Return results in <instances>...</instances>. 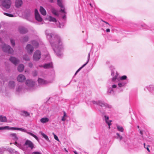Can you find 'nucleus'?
Here are the masks:
<instances>
[{
    "label": "nucleus",
    "mask_w": 154,
    "mask_h": 154,
    "mask_svg": "<svg viewBox=\"0 0 154 154\" xmlns=\"http://www.w3.org/2000/svg\"><path fill=\"white\" fill-rule=\"evenodd\" d=\"M24 68V66L23 64H20V65L18 68V70L19 71L21 72L22 71Z\"/></svg>",
    "instance_id": "obj_22"
},
{
    "label": "nucleus",
    "mask_w": 154,
    "mask_h": 154,
    "mask_svg": "<svg viewBox=\"0 0 154 154\" xmlns=\"http://www.w3.org/2000/svg\"><path fill=\"white\" fill-rule=\"evenodd\" d=\"M47 38L48 39H49L50 38H51L52 37V36L51 34H48L47 35Z\"/></svg>",
    "instance_id": "obj_38"
},
{
    "label": "nucleus",
    "mask_w": 154,
    "mask_h": 154,
    "mask_svg": "<svg viewBox=\"0 0 154 154\" xmlns=\"http://www.w3.org/2000/svg\"><path fill=\"white\" fill-rule=\"evenodd\" d=\"M106 31L107 32H109L110 31V30L109 29H106Z\"/></svg>",
    "instance_id": "obj_47"
},
{
    "label": "nucleus",
    "mask_w": 154,
    "mask_h": 154,
    "mask_svg": "<svg viewBox=\"0 0 154 154\" xmlns=\"http://www.w3.org/2000/svg\"><path fill=\"white\" fill-rule=\"evenodd\" d=\"M54 40H57V41L55 42V43H52L51 42V45L53 48V49L54 50V51L55 52H56V51H57V49H56L54 47L56 48V49H57L58 50H59V48L60 47L57 45L58 44H60L59 45L60 46L61 45V44L60 43V37L58 36H56L55 37V38Z\"/></svg>",
    "instance_id": "obj_1"
},
{
    "label": "nucleus",
    "mask_w": 154,
    "mask_h": 154,
    "mask_svg": "<svg viewBox=\"0 0 154 154\" xmlns=\"http://www.w3.org/2000/svg\"><path fill=\"white\" fill-rule=\"evenodd\" d=\"M116 85H113L112 86V88H116Z\"/></svg>",
    "instance_id": "obj_45"
},
{
    "label": "nucleus",
    "mask_w": 154,
    "mask_h": 154,
    "mask_svg": "<svg viewBox=\"0 0 154 154\" xmlns=\"http://www.w3.org/2000/svg\"><path fill=\"white\" fill-rule=\"evenodd\" d=\"M105 23H106V24H109V23H108L107 22H105Z\"/></svg>",
    "instance_id": "obj_54"
},
{
    "label": "nucleus",
    "mask_w": 154,
    "mask_h": 154,
    "mask_svg": "<svg viewBox=\"0 0 154 154\" xmlns=\"http://www.w3.org/2000/svg\"><path fill=\"white\" fill-rule=\"evenodd\" d=\"M15 144L17 146H18V143H17V142H15Z\"/></svg>",
    "instance_id": "obj_48"
},
{
    "label": "nucleus",
    "mask_w": 154,
    "mask_h": 154,
    "mask_svg": "<svg viewBox=\"0 0 154 154\" xmlns=\"http://www.w3.org/2000/svg\"><path fill=\"white\" fill-rule=\"evenodd\" d=\"M41 54L40 52L38 50L35 51L33 55V59L37 60H39L41 57Z\"/></svg>",
    "instance_id": "obj_5"
},
{
    "label": "nucleus",
    "mask_w": 154,
    "mask_h": 154,
    "mask_svg": "<svg viewBox=\"0 0 154 154\" xmlns=\"http://www.w3.org/2000/svg\"><path fill=\"white\" fill-rule=\"evenodd\" d=\"M9 60L15 65H16L19 62V60L15 57H11Z\"/></svg>",
    "instance_id": "obj_13"
},
{
    "label": "nucleus",
    "mask_w": 154,
    "mask_h": 154,
    "mask_svg": "<svg viewBox=\"0 0 154 154\" xmlns=\"http://www.w3.org/2000/svg\"><path fill=\"white\" fill-rule=\"evenodd\" d=\"M0 121L2 122H5L7 121V119L5 117L0 116Z\"/></svg>",
    "instance_id": "obj_23"
},
{
    "label": "nucleus",
    "mask_w": 154,
    "mask_h": 154,
    "mask_svg": "<svg viewBox=\"0 0 154 154\" xmlns=\"http://www.w3.org/2000/svg\"><path fill=\"white\" fill-rule=\"evenodd\" d=\"M32 63H29V66L30 67H32Z\"/></svg>",
    "instance_id": "obj_46"
},
{
    "label": "nucleus",
    "mask_w": 154,
    "mask_h": 154,
    "mask_svg": "<svg viewBox=\"0 0 154 154\" xmlns=\"http://www.w3.org/2000/svg\"><path fill=\"white\" fill-rule=\"evenodd\" d=\"M40 11L41 13L43 15H46V12L45 9L42 7H40Z\"/></svg>",
    "instance_id": "obj_17"
},
{
    "label": "nucleus",
    "mask_w": 154,
    "mask_h": 154,
    "mask_svg": "<svg viewBox=\"0 0 154 154\" xmlns=\"http://www.w3.org/2000/svg\"><path fill=\"white\" fill-rule=\"evenodd\" d=\"M32 154H41V153L39 152H33Z\"/></svg>",
    "instance_id": "obj_43"
},
{
    "label": "nucleus",
    "mask_w": 154,
    "mask_h": 154,
    "mask_svg": "<svg viewBox=\"0 0 154 154\" xmlns=\"http://www.w3.org/2000/svg\"><path fill=\"white\" fill-rule=\"evenodd\" d=\"M26 49L27 51V52L29 54H31L32 53L33 50V48L32 46L29 44L28 45L26 46Z\"/></svg>",
    "instance_id": "obj_8"
},
{
    "label": "nucleus",
    "mask_w": 154,
    "mask_h": 154,
    "mask_svg": "<svg viewBox=\"0 0 154 154\" xmlns=\"http://www.w3.org/2000/svg\"><path fill=\"white\" fill-rule=\"evenodd\" d=\"M52 12L54 15H57L58 14L57 11L54 8L52 9Z\"/></svg>",
    "instance_id": "obj_28"
},
{
    "label": "nucleus",
    "mask_w": 154,
    "mask_h": 154,
    "mask_svg": "<svg viewBox=\"0 0 154 154\" xmlns=\"http://www.w3.org/2000/svg\"><path fill=\"white\" fill-rule=\"evenodd\" d=\"M26 79L25 76L23 75H19L17 78V80L18 81L20 82H23Z\"/></svg>",
    "instance_id": "obj_10"
},
{
    "label": "nucleus",
    "mask_w": 154,
    "mask_h": 154,
    "mask_svg": "<svg viewBox=\"0 0 154 154\" xmlns=\"http://www.w3.org/2000/svg\"><path fill=\"white\" fill-rule=\"evenodd\" d=\"M116 126L117 129L119 131H121V132H123V131L124 129L122 127L119 126L118 125H117Z\"/></svg>",
    "instance_id": "obj_26"
},
{
    "label": "nucleus",
    "mask_w": 154,
    "mask_h": 154,
    "mask_svg": "<svg viewBox=\"0 0 154 154\" xmlns=\"http://www.w3.org/2000/svg\"><path fill=\"white\" fill-rule=\"evenodd\" d=\"M116 76L114 77H113V78L112 79V80L113 81H115V80L116 79Z\"/></svg>",
    "instance_id": "obj_44"
},
{
    "label": "nucleus",
    "mask_w": 154,
    "mask_h": 154,
    "mask_svg": "<svg viewBox=\"0 0 154 154\" xmlns=\"http://www.w3.org/2000/svg\"><path fill=\"white\" fill-rule=\"evenodd\" d=\"M65 151H66V152H67V151L66 150V149H65Z\"/></svg>",
    "instance_id": "obj_56"
},
{
    "label": "nucleus",
    "mask_w": 154,
    "mask_h": 154,
    "mask_svg": "<svg viewBox=\"0 0 154 154\" xmlns=\"http://www.w3.org/2000/svg\"><path fill=\"white\" fill-rule=\"evenodd\" d=\"M12 128H14V127L10 128L8 126H6L3 127H0V130H4V129L14 130V129H12Z\"/></svg>",
    "instance_id": "obj_21"
},
{
    "label": "nucleus",
    "mask_w": 154,
    "mask_h": 154,
    "mask_svg": "<svg viewBox=\"0 0 154 154\" xmlns=\"http://www.w3.org/2000/svg\"><path fill=\"white\" fill-rule=\"evenodd\" d=\"M22 114L26 116H29V115L28 112L25 111H23L22 112Z\"/></svg>",
    "instance_id": "obj_29"
},
{
    "label": "nucleus",
    "mask_w": 154,
    "mask_h": 154,
    "mask_svg": "<svg viewBox=\"0 0 154 154\" xmlns=\"http://www.w3.org/2000/svg\"><path fill=\"white\" fill-rule=\"evenodd\" d=\"M23 59L24 60H29V58L28 57H27L26 58V57L24 56L23 57Z\"/></svg>",
    "instance_id": "obj_42"
},
{
    "label": "nucleus",
    "mask_w": 154,
    "mask_h": 154,
    "mask_svg": "<svg viewBox=\"0 0 154 154\" xmlns=\"http://www.w3.org/2000/svg\"><path fill=\"white\" fill-rule=\"evenodd\" d=\"M66 114L65 112H64V115L63 117H62V120L63 121H64L66 120V118L65 117L66 116Z\"/></svg>",
    "instance_id": "obj_30"
},
{
    "label": "nucleus",
    "mask_w": 154,
    "mask_h": 154,
    "mask_svg": "<svg viewBox=\"0 0 154 154\" xmlns=\"http://www.w3.org/2000/svg\"><path fill=\"white\" fill-rule=\"evenodd\" d=\"M125 84V83H120L118 84V85L119 87H121L124 86Z\"/></svg>",
    "instance_id": "obj_33"
},
{
    "label": "nucleus",
    "mask_w": 154,
    "mask_h": 154,
    "mask_svg": "<svg viewBox=\"0 0 154 154\" xmlns=\"http://www.w3.org/2000/svg\"><path fill=\"white\" fill-rule=\"evenodd\" d=\"M20 32H21V33H25V29H22V30H20Z\"/></svg>",
    "instance_id": "obj_39"
},
{
    "label": "nucleus",
    "mask_w": 154,
    "mask_h": 154,
    "mask_svg": "<svg viewBox=\"0 0 154 154\" xmlns=\"http://www.w3.org/2000/svg\"><path fill=\"white\" fill-rule=\"evenodd\" d=\"M11 43L12 44V45L14 46V45H15V43H14V40H13L12 39H11Z\"/></svg>",
    "instance_id": "obj_37"
},
{
    "label": "nucleus",
    "mask_w": 154,
    "mask_h": 154,
    "mask_svg": "<svg viewBox=\"0 0 154 154\" xmlns=\"http://www.w3.org/2000/svg\"><path fill=\"white\" fill-rule=\"evenodd\" d=\"M98 104L101 106H104L105 104L103 103H102L101 102H99Z\"/></svg>",
    "instance_id": "obj_40"
},
{
    "label": "nucleus",
    "mask_w": 154,
    "mask_h": 154,
    "mask_svg": "<svg viewBox=\"0 0 154 154\" xmlns=\"http://www.w3.org/2000/svg\"><path fill=\"white\" fill-rule=\"evenodd\" d=\"M14 81H11L9 82V85L11 88L14 87Z\"/></svg>",
    "instance_id": "obj_27"
},
{
    "label": "nucleus",
    "mask_w": 154,
    "mask_h": 154,
    "mask_svg": "<svg viewBox=\"0 0 154 154\" xmlns=\"http://www.w3.org/2000/svg\"><path fill=\"white\" fill-rule=\"evenodd\" d=\"M105 121L106 123L108 124V125L109 126V129L110 128V125H111V121H109V117L108 116H105Z\"/></svg>",
    "instance_id": "obj_19"
},
{
    "label": "nucleus",
    "mask_w": 154,
    "mask_h": 154,
    "mask_svg": "<svg viewBox=\"0 0 154 154\" xmlns=\"http://www.w3.org/2000/svg\"><path fill=\"white\" fill-rule=\"evenodd\" d=\"M4 15H6L7 16H9V17H14V16L12 14H8V13H4Z\"/></svg>",
    "instance_id": "obj_31"
},
{
    "label": "nucleus",
    "mask_w": 154,
    "mask_h": 154,
    "mask_svg": "<svg viewBox=\"0 0 154 154\" xmlns=\"http://www.w3.org/2000/svg\"><path fill=\"white\" fill-rule=\"evenodd\" d=\"M65 17V16H63V18L64 19Z\"/></svg>",
    "instance_id": "obj_53"
},
{
    "label": "nucleus",
    "mask_w": 154,
    "mask_h": 154,
    "mask_svg": "<svg viewBox=\"0 0 154 154\" xmlns=\"http://www.w3.org/2000/svg\"><path fill=\"white\" fill-rule=\"evenodd\" d=\"M113 73H112V75H113Z\"/></svg>",
    "instance_id": "obj_57"
},
{
    "label": "nucleus",
    "mask_w": 154,
    "mask_h": 154,
    "mask_svg": "<svg viewBox=\"0 0 154 154\" xmlns=\"http://www.w3.org/2000/svg\"><path fill=\"white\" fill-rule=\"evenodd\" d=\"M2 50L4 51L8 52L10 54H12L13 52V50L10 46L4 44L2 47Z\"/></svg>",
    "instance_id": "obj_3"
},
{
    "label": "nucleus",
    "mask_w": 154,
    "mask_h": 154,
    "mask_svg": "<svg viewBox=\"0 0 154 154\" xmlns=\"http://www.w3.org/2000/svg\"><path fill=\"white\" fill-rule=\"evenodd\" d=\"M90 53H89L88 54V61L87 62V63H85V64H84L79 69H78L77 71L76 72V73H75V75L79 72V71H80V69L82 68H83V67H84V66H85L87 64V63H88V61H89V57H90Z\"/></svg>",
    "instance_id": "obj_24"
},
{
    "label": "nucleus",
    "mask_w": 154,
    "mask_h": 154,
    "mask_svg": "<svg viewBox=\"0 0 154 154\" xmlns=\"http://www.w3.org/2000/svg\"><path fill=\"white\" fill-rule=\"evenodd\" d=\"M40 122L42 123H45L48 122L49 121V119L46 117H44L40 119Z\"/></svg>",
    "instance_id": "obj_16"
},
{
    "label": "nucleus",
    "mask_w": 154,
    "mask_h": 154,
    "mask_svg": "<svg viewBox=\"0 0 154 154\" xmlns=\"http://www.w3.org/2000/svg\"><path fill=\"white\" fill-rule=\"evenodd\" d=\"M12 129H14V130H19V131H22L23 132H26V133H27V134H29L30 135L33 137L37 141L38 140V137L36 135H35L34 134H32V133L27 132V131L26 129H23L22 128H12Z\"/></svg>",
    "instance_id": "obj_2"
},
{
    "label": "nucleus",
    "mask_w": 154,
    "mask_h": 154,
    "mask_svg": "<svg viewBox=\"0 0 154 154\" xmlns=\"http://www.w3.org/2000/svg\"><path fill=\"white\" fill-rule=\"evenodd\" d=\"M62 0H57V3L58 5L61 8V11L62 12L65 13V9L64 8L62 4Z\"/></svg>",
    "instance_id": "obj_12"
},
{
    "label": "nucleus",
    "mask_w": 154,
    "mask_h": 154,
    "mask_svg": "<svg viewBox=\"0 0 154 154\" xmlns=\"http://www.w3.org/2000/svg\"><path fill=\"white\" fill-rule=\"evenodd\" d=\"M118 136V138H119L120 140H121L122 139V136L120 135L118 133L116 134Z\"/></svg>",
    "instance_id": "obj_35"
},
{
    "label": "nucleus",
    "mask_w": 154,
    "mask_h": 154,
    "mask_svg": "<svg viewBox=\"0 0 154 154\" xmlns=\"http://www.w3.org/2000/svg\"><path fill=\"white\" fill-rule=\"evenodd\" d=\"M53 134L54 135V139L57 141H59V140L57 136H56L54 133H53Z\"/></svg>",
    "instance_id": "obj_32"
},
{
    "label": "nucleus",
    "mask_w": 154,
    "mask_h": 154,
    "mask_svg": "<svg viewBox=\"0 0 154 154\" xmlns=\"http://www.w3.org/2000/svg\"><path fill=\"white\" fill-rule=\"evenodd\" d=\"M24 145L30 148L31 149H32L34 148V144L31 141L29 140H27L26 141Z\"/></svg>",
    "instance_id": "obj_6"
},
{
    "label": "nucleus",
    "mask_w": 154,
    "mask_h": 154,
    "mask_svg": "<svg viewBox=\"0 0 154 154\" xmlns=\"http://www.w3.org/2000/svg\"><path fill=\"white\" fill-rule=\"evenodd\" d=\"M32 44L33 45V46H36L38 45V43L35 41L33 42H32Z\"/></svg>",
    "instance_id": "obj_34"
},
{
    "label": "nucleus",
    "mask_w": 154,
    "mask_h": 154,
    "mask_svg": "<svg viewBox=\"0 0 154 154\" xmlns=\"http://www.w3.org/2000/svg\"><path fill=\"white\" fill-rule=\"evenodd\" d=\"M146 149H147V150L149 152H150V150L147 147V148H146Z\"/></svg>",
    "instance_id": "obj_50"
},
{
    "label": "nucleus",
    "mask_w": 154,
    "mask_h": 154,
    "mask_svg": "<svg viewBox=\"0 0 154 154\" xmlns=\"http://www.w3.org/2000/svg\"><path fill=\"white\" fill-rule=\"evenodd\" d=\"M46 20H49L50 21H52L53 22H56V20L53 17L51 16H49L46 19Z\"/></svg>",
    "instance_id": "obj_18"
},
{
    "label": "nucleus",
    "mask_w": 154,
    "mask_h": 154,
    "mask_svg": "<svg viewBox=\"0 0 154 154\" xmlns=\"http://www.w3.org/2000/svg\"><path fill=\"white\" fill-rule=\"evenodd\" d=\"M50 2H53V0H50Z\"/></svg>",
    "instance_id": "obj_51"
},
{
    "label": "nucleus",
    "mask_w": 154,
    "mask_h": 154,
    "mask_svg": "<svg viewBox=\"0 0 154 154\" xmlns=\"http://www.w3.org/2000/svg\"><path fill=\"white\" fill-rule=\"evenodd\" d=\"M140 133L142 134V131H140Z\"/></svg>",
    "instance_id": "obj_52"
},
{
    "label": "nucleus",
    "mask_w": 154,
    "mask_h": 154,
    "mask_svg": "<svg viewBox=\"0 0 154 154\" xmlns=\"http://www.w3.org/2000/svg\"><path fill=\"white\" fill-rule=\"evenodd\" d=\"M11 4V1L10 0H3L2 3V5L6 8H9Z\"/></svg>",
    "instance_id": "obj_4"
},
{
    "label": "nucleus",
    "mask_w": 154,
    "mask_h": 154,
    "mask_svg": "<svg viewBox=\"0 0 154 154\" xmlns=\"http://www.w3.org/2000/svg\"><path fill=\"white\" fill-rule=\"evenodd\" d=\"M23 4L22 0H16L15 2V6L17 8L20 7Z\"/></svg>",
    "instance_id": "obj_14"
},
{
    "label": "nucleus",
    "mask_w": 154,
    "mask_h": 154,
    "mask_svg": "<svg viewBox=\"0 0 154 154\" xmlns=\"http://www.w3.org/2000/svg\"><path fill=\"white\" fill-rule=\"evenodd\" d=\"M127 76L125 75H123L121 77L120 79L121 80H124L126 79Z\"/></svg>",
    "instance_id": "obj_36"
},
{
    "label": "nucleus",
    "mask_w": 154,
    "mask_h": 154,
    "mask_svg": "<svg viewBox=\"0 0 154 154\" xmlns=\"http://www.w3.org/2000/svg\"><path fill=\"white\" fill-rule=\"evenodd\" d=\"M39 133H40L42 135L43 137H44L46 140L48 141H50V140L47 135L45 134L42 131L39 132Z\"/></svg>",
    "instance_id": "obj_20"
},
{
    "label": "nucleus",
    "mask_w": 154,
    "mask_h": 154,
    "mask_svg": "<svg viewBox=\"0 0 154 154\" xmlns=\"http://www.w3.org/2000/svg\"><path fill=\"white\" fill-rule=\"evenodd\" d=\"M74 152L75 154H78L77 152L76 151H74Z\"/></svg>",
    "instance_id": "obj_49"
},
{
    "label": "nucleus",
    "mask_w": 154,
    "mask_h": 154,
    "mask_svg": "<svg viewBox=\"0 0 154 154\" xmlns=\"http://www.w3.org/2000/svg\"><path fill=\"white\" fill-rule=\"evenodd\" d=\"M144 147H145V143H144Z\"/></svg>",
    "instance_id": "obj_55"
},
{
    "label": "nucleus",
    "mask_w": 154,
    "mask_h": 154,
    "mask_svg": "<svg viewBox=\"0 0 154 154\" xmlns=\"http://www.w3.org/2000/svg\"><path fill=\"white\" fill-rule=\"evenodd\" d=\"M10 136L15 141H17L18 139V138L16 134L12 133L10 134Z\"/></svg>",
    "instance_id": "obj_15"
},
{
    "label": "nucleus",
    "mask_w": 154,
    "mask_h": 154,
    "mask_svg": "<svg viewBox=\"0 0 154 154\" xmlns=\"http://www.w3.org/2000/svg\"><path fill=\"white\" fill-rule=\"evenodd\" d=\"M38 83L40 85H45L48 84L49 82L42 79L39 78L38 80Z\"/></svg>",
    "instance_id": "obj_11"
},
{
    "label": "nucleus",
    "mask_w": 154,
    "mask_h": 154,
    "mask_svg": "<svg viewBox=\"0 0 154 154\" xmlns=\"http://www.w3.org/2000/svg\"><path fill=\"white\" fill-rule=\"evenodd\" d=\"M21 87H19L17 89V91H21Z\"/></svg>",
    "instance_id": "obj_41"
},
{
    "label": "nucleus",
    "mask_w": 154,
    "mask_h": 154,
    "mask_svg": "<svg viewBox=\"0 0 154 154\" xmlns=\"http://www.w3.org/2000/svg\"><path fill=\"white\" fill-rule=\"evenodd\" d=\"M35 15L36 20L39 21H41L42 19L37 9H35Z\"/></svg>",
    "instance_id": "obj_7"
},
{
    "label": "nucleus",
    "mask_w": 154,
    "mask_h": 154,
    "mask_svg": "<svg viewBox=\"0 0 154 154\" xmlns=\"http://www.w3.org/2000/svg\"><path fill=\"white\" fill-rule=\"evenodd\" d=\"M26 85L29 87H32L35 84V82L31 80H28L26 82Z\"/></svg>",
    "instance_id": "obj_9"
},
{
    "label": "nucleus",
    "mask_w": 154,
    "mask_h": 154,
    "mask_svg": "<svg viewBox=\"0 0 154 154\" xmlns=\"http://www.w3.org/2000/svg\"><path fill=\"white\" fill-rule=\"evenodd\" d=\"M52 65L51 63L45 64L44 66V67L45 69L49 68L52 67Z\"/></svg>",
    "instance_id": "obj_25"
}]
</instances>
